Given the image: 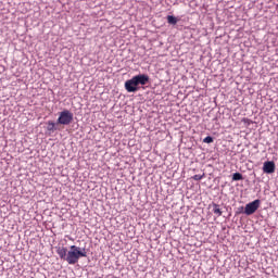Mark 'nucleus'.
Masks as SVG:
<instances>
[{
	"mask_svg": "<svg viewBox=\"0 0 278 278\" xmlns=\"http://www.w3.org/2000/svg\"><path fill=\"white\" fill-rule=\"evenodd\" d=\"M149 76L139 74L125 81V90H127V92H138V86H147Z\"/></svg>",
	"mask_w": 278,
	"mask_h": 278,
	"instance_id": "nucleus-1",
	"label": "nucleus"
},
{
	"mask_svg": "<svg viewBox=\"0 0 278 278\" xmlns=\"http://www.w3.org/2000/svg\"><path fill=\"white\" fill-rule=\"evenodd\" d=\"M203 142H205L206 144H212V142H214V138L207 136L203 139Z\"/></svg>",
	"mask_w": 278,
	"mask_h": 278,
	"instance_id": "nucleus-11",
	"label": "nucleus"
},
{
	"mask_svg": "<svg viewBox=\"0 0 278 278\" xmlns=\"http://www.w3.org/2000/svg\"><path fill=\"white\" fill-rule=\"evenodd\" d=\"M243 177H242V174L240 173H235L232 175V181H242Z\"/></svg>",
	"mask_w": 278,
	"mask_h": 278,
	"instance_id": "nucleus-8",
	"label": "nucleus"
},
{
	"mask_svg": "<svg viewBox=\"0 0 278 278\" xmlns=\"http://www.w3.org/2000/svg\"><path fill=\"white\" fill-rule=\"evenodd\" d=\"M73 123V112L64 110L59 113L56 125H71Z\"/></svg>",
	"mask_w": 278,
	"mask_h": 278,
	"instance_id": "nucleus-3",
	"label": "nucleus"
},
{
	"mask_svg": "<svg viewBox=\"0 0 278 278\" xmlns=\"http://www.w3.org/2000/svg\"><path fill=\"white\" fill-rule=\"evenodd\" d=\"M56 253L61 260L66 262V257H68V249L61 247L56 249Z\"/></svg>",
	"mask_w": 278,
	"mask_h": 278,
	"instance_id": "nucleus-6",
	"label": "nucleus"
},
{
	"mask_svg": "<svg viewBox=\"0 0 278 278\" xmlns=\"http://www.w3.org/2000/svg\"><path fill=\"white\" fill-rule=\"evenodd\" d=\"M48 131H55V123L53 121L48 122Z\"/></svg>",
	"mask_w": 278,
	"mask_h": 278,
	"instance_id": "nucleus-10",
	"label": "nucleus"
},
{
	"mask_svg": "<svg viewBox=\"0 0 278 278\" xmlns=\"http://www.w3.org/2000/svg\"><path fill=\"white\" fill-rule=\"evenodd\" d=\"M167 23L169 25H175L177 23V17L173 16V15H168L167 16Z\"/></svg>",
	"mask_w": 278,
	"mask_h": 278,
	"instance_id": "nucleus-9",
	"label": "nucleus"
},
{
	"mask_svg": "<svg viewBox=\"0 0 278 278\" xmlns=\"http://www.w3.org/2000/svg\"><path fill=\"white\" fill-rule=\"evenodd\" d=\"M260 204H261L260 200H254L253 202L248 203L244 208V214H247V216H251L252 214H255L257 210H260Z\"/></svg>",
	"mask_w": 278,
	"mask_h": 278,
	"instance_id": "nucleus-4",
	"label": "nucleus"
},
{
	"mask_svg": "<svg viewBox=\"0 0 278 278\" xmlns=\"http://www.w3.org/2000/svg\"><path fill=\"white\" fill-rule=\"evenodd\" d=\"M86 249H81L77 245H71L67 252L66 262L67 264L75 265L79 262L80 257H87Z\"/></svg>",
	"mask_w": 278,
	"mask_h": 278,
	"instance_id": "nucleus-2",
	"label": "nucleus"
},
{
	"mask_svg": "<svg viewBox=\"0 0 278 278\" xmlns=\"http://www.w3.org/2000/svg\"><path fill=\"white\" fill-rule=\"evenodd\" d=\"M263 172L266 173L267 175H273V173H275V162L266 161L263 164Z\"/></svg>",
	"mask_w": 278,
	"mask_h": 278,
	"instance_id": "nucleus-5",
	"label": "nucleus"
},
{
	"mask_svg": "<svg viewBox=\"0 0 278 278\" xmlns=\"http://www.w3.org/2000/svg\"><path fill=\"white\" fill-rule=\"evenodd\" d=\"M204 175H194L192 177V179H194V181H201V179H203Z\"/></svg>",
	"mask_w": 278,
	"mask_h": 278,
	"instance_id": "nucleus-12",
	"label": "nucleus"
},
{
	"mask_svg": "<svg viewBox=\"0 0 278 278\" xmlns=\"http://www.w3.org/2000/svg\"><path fill=\"white\" fill-rule=\"evenodd\" d=\"M212 207H213L212 212H213V214H215V216H217V217L223 216V211L220 210V205L213 203Z\"/></svg>",
	"mask_w": 278,
	"mask_h": 278,
	"instance_id": "nucleus-7",
	"label": "nucleus"
}]
</instances>
